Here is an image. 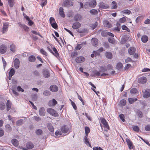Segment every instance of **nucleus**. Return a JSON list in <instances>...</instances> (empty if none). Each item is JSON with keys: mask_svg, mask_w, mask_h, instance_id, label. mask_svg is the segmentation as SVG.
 <instances>
[{"mask_svg": "<svg viewBox=\"0 0 150 150\" xmlns=\"http://www.w3.org/2000/svg\"><path fill=\"white\" fill-rule=\"evenodd\" d=\"M136 48L134 47H130L128 49V53L131 55L134 54L136 51Z\"/></svg>", "mask_w": 150, "mask_h": 150, "instance_id": "nucleus-20", "label": "nucleus"}, {"mask_svg": "<svg viewBox=\"0 0 150 150\" xmlns=\"http://www.w3.org/2000/svg\"><path fill=\"white\" fill-rule=\"evenodd\" d=\"M47 111L49 114L54 117H58L59 116L57 112L52 108H48L47 109Z\"/></svg>", "mask_w": 150, "mask_h": 150, "instance_id": "nucleus-1", "label": "nucleus"}, {"mask_svg": "<svg viewBox=\"0 0 150 150\" xmlns=\"http://www.w3.org/2000/svg\"><path fill=\"white\" fill-rule=\"evenodd\" d=\"M14 65L15 67L17 69L19 68L20 64V62L19 59L18 58H16L14 61Z\"/></svg>", "mask_w": 150, "mask_h": 150, "instance_id": "nucleus-12", "label": "nucleus"}, {"mask_svg": "<svg viewBox=\"0 0 150 150\" xmlns=\"http://www.w3.org/2000/svg\"><path fill=\"white\" fill-rule=\"evenodd\" d=\"M59 13L60 16L63 18H64L65 15L63 11V8L62 7H60L59 9Z\"/></svg>", "mask_w": 150, "mask_h": 150, "instance_id": "nucleus-24", "label": "nucleus"}, {"mask_svg": "<svg viewBox=\"0 0 150 150\" xmlns=\"http://www.w3.org/2000/svg\"><path fill=\"white\" fill-rule=\"evenodd\" d=\"M84 142L86 143V144L87 145V144H89V146L91 147V144L89 143V141L88 140V139L87 137V136H85L84 137Z\"/></svg>", "mask_w": 150, "mask_h": 150, "instance_id": "nucleus-42", "label": "nucleus"}, {"mask_svg": "<svg viewBox=\"0 0 150 150\" xmlns=\"http://www.w3.org/2000/svg\"><path fill=\"white\" fill-rule=\"evenodd\" d=\"M73 5V2L70 0H65L63 3L64 6L69 7Z\"/></svg>", "mask_w": 150, "mask_h": 150, "instance_id": "nucleus-6", "label": "nucleus"}, {"mask_svg": "<svg viewBox=\"0 0 150 150\" xmlns=\"http://www.w3.org/2000/svg\"><path fill=\"white\" fill-rule=\"evenodd\" d=\"M86 42H84L80 44H77L75 47V49L76 50H79L82 47L83 45H86Z\"/></svg>", "mask_w": 150, "mask_h": 150, "instance_id": "nucleus-16", "label": "nucleus"}, {"mask_svg": "<svg viewBox=\"0 0 150 150\" xmlns=\"http://www.w3.org/2000/svg\"><path fill=\"white\" fill-rule=\"evenodd\" d=\"M116 67L117 69L118 70L122 69L123 67L122 64L121 62L117 63L116 65Z\"/></svg>", "mask_w": 150, "mask_h": 150, "instance_id": "nucleus-44", "label": "nucleus"}, {"mask_svg": "<svg viewBox=\"0 0 150 150\" xmlns=\"http://www.w3.org/2000/svg\"><path fill=\"white\" fill-rule=\"evenodd\" d=\"M10 48L11 51L13 52H15L16 50V47L14 44H12L10 45Z\"/></svg>", "mask_w": 150, "mask_h": 150, "instance_id": "nucleus-22", "label": "nucleus"}, {"mask_svg": "<svg viewBox=\"0 0 150 150\" xmlns=\"http://www.w3.org/2000/svg\"><path fill=\"white\" fill-rule=\"evenodd\" d=\"M112 9H116L117 7V5L115 1H113L111 4Z\"/></svg>", "mask_w": 150, "mask_h": 150, "instance_id": "nucleus-37", "label": "nucleus"}, {"mask_svg": "<svg viewBox=\"0 0 150 150\" xmlns=\"http://www.w3.org/2000/svg\"><path fill=\"white\" fill-rule=\"evenodd\" d=\"M39 114L41 116H44L45 114V111L43 107L40 108L39 110Z\"/></svg>", "mask_w": 150, "mask_h": 150, "instance_id": "nucleus-19", "label": "nucleus"}, {"mask_svg": "<svg viewBox=\"0 0 150 150\" xmlns=\"http://www.w3.org/2000/svg\"><path fill=\"white\" fill-rule=\"evenodd\" d=\"M43 75L45 78H48L50 75L49 72L47 70H44L42 72Z\"/></svg>", "mask_w": 150, "mask_h": 150, "instance_id": "nucleus-26", "label": "nucleus"}, {"mask_svg": "<svg viewBox=\"0 0 150 150\" xmlns=\"http://www.w3.org/2000/svg\"><path fill=\"white\" fill-rule=\"evenodd\" d=\"M26 147H21V149L24 150H28V149H32L34 147L33 144L31 142H28L26 144Z\"/></svg>", "mask_w": 150, "mask_h": 150, "instance_id": "nucleus-2", "label": "nucleus"}, {"mask_svg": "<svg viewBox=\"0 0 150 150\" xmlns=\"http://www.w3.org/2000/svg\"><path fill=\"white\" fill-rule=\"evenodd\" d=\"M11 102L9 100H8L6 103V106L7 111H8L11 109Z\"/></svg>", "mask_w": 150, "mask_h": 150, "instance_id": "nucleus-17", "label": "nucleus"}, {"mask_svg": "<svg viewBox=\"0 0 150 150\" xmlns=\"http://www.w3.org/2000/svg\"><path fill=\"white\" fill-rule=\"evenodd\" d=\"M77 32L80 33H85L87 32V29H83L81 30H78Z\"/></svg>", "mask_w": 150, "mask_h": 150, "instance_id": "nucleus-49", "label": "nucleus"}, {"mask_svg": "<svg viewBox=\"0 0 150 150\" xmlns=\"http://www.w3.org/2000/svg\"><path fill=\"white\" fill-rule=\"evenodd\" d=\"M81 18V16L79 14H76L74 17V20L76 21L80 20Z\"/></svg>", "mask_w": 150, "mask_h": 150, "instance_id": "nucleus-29", "label": "nucleus"}, {"mask_svg": "<svg viewBox=\"0 0 150 150\" xmlns=\"http://www.w3.org/2000/svg\"><path fill=\"white\" fill-rule=\"evenodd\" d=\"M16 86H14L12 87V91L13 93L15 94V96H18L19 95L18 93L17 92L16 90Z\"/></svg>", "mask_w": 150, "mask_h": 150, "instance_id": "nucleus-34", "label": "nucleus"}, {"mask_svg": "<svg viewBox=\"0 0 150 150\" xmlns=\"http://www.w3.org/2000/svg\"><path fill=\"white\" fill-rule=\"evenodd\" d=\"M100 71L102 72H105L107 71V69L105 67L100 66Z\"/></svg>", "mask_w": 150, "mask_h": 150, "instance_id": "nucleus-56", "label": "nucleus"}, {"mask_svg": "<svg viewBox=\"0 0 150 150\" xmlns=\"http://www.w3.org/2000/svg\"><path fill=\"white\" fill-rule=\"evenodd\" d=\"M50 91L53 92H56L58 90V88L57 86L55 85H53L51 86L50 87Z\"/></svg>", "mask_w": 150, "mask_h": 150, "instance_id": "nucleus-11", "label": "nucleus"}, {"mask_svg": "<svg viewBox=\"0 0 150 150\" xmlns=\"http://www.w3.org/2000/svg\"><path fill=\"white\" fill-rule=\"evenodd\" d=\"M96 5V0H93L89 2V5L91 7H95Z\"/></svg>", "mask_w": 150, "mask_h": 150, "instance_id": "nucleus-25", "label": "nucleus"}, {"mask_svg": "<svg viewBox=\"0 0 150 150\" xmlns=\"http://www.w3.org/2000/svg\"><path fill=\"white\" fill-rule=\"evenodd\" d=\"M52 27L54 28L55 29H57L58 28V26L57 24L55 22V23H53L52 24H51Z\"/></svg>", "mask_w": 150, "mask_h": 150, "instance_id": "nucleus-59", "label": "nucleus"}, {"mask_svg": "<svg viewBox=\"0 0 150 150\" xmlns=\"http://www.w3.org/2000/svg\"><path fill=\"white\" fill-rule=\"evenodd\" d=\"M147 81L146 78L144 76H142L138 79V82L140 83L144 84Z\"/></svg>", "mask_w": 150, "mask_h": 150, "instance_id": "nucleus-8", "label": "nucleus"}, {"mask_svg": "<svg viewBox=\"0 0 150 150\" xmlns=\"http://www.w3.org/2000/svg\"><path fill=\"white\" fill-rule=\"evenodd\" d=\"M47 126L48 130L51 132H54V128L51 123H48L47 124Z\"/></svg>", "mask_w": 150, "mask_h": 150, "instance_id": "nucleus-23", "label": "nucleus"}, {"mask_svg": "<svg viewBox=\"0 0 150 150\" xmlns=\"http://www.w3.org/2000/svg\"><path fill=\"white\" fill-rule=\"evenodd\" d=\"M61 131L63 133H67L69 134V128L66 125H63L60 128Z\"/></svg>", "mask_w": 150, "mask_h": 150, "instance_id": "nucleus-4", "label": "nucleus"}, {"mask_svg": "<svg viewBox=\"0 0 150 150\" xmlns=\"http://www.w3.org/2000/svg\"><path fill=\"white\" fill-rule=\"evenodd\" d=\"M43 133L42 131L40 129H38L36 130L35 133L38 135H41Z\"/></svg>", "mask_w": 150, "mask_h": 150, "instance_id": "nucleus-47", "label": "nucleus"}, {"mask_svg": "<svg viewBox=\"0 0 150 150\" xmlns=\"http://www.w3.org/2000/svg\"><path fill=\"white\" fill-rule=\"evenodd\" d=\"M5 108V103L2 101H0V110H4Z\"/></svg>", "mask_w": 150, "mask_h": 150, "instance_id": "nucleus-36", "label": "nucleus"}, {"mask_svg": "<svg viewBox=\"0 0 150 150\" xmlns=\"http://www.w3.org/2000/svg\"><path fill=\"white\" fill-rule=\"evenodd\" d=\"M133 130L137 132H138L139 131V129L138 127L137 126H134L132 127Z\"/></svg>", "mask_w": 150, "mask_h": 150, "instance_id": "nucleus-54", "label": "nucleus"}, {"mask_svg": "<svg viewBox=\"0 0 150 150\" xmlns=\"http://www.w3.org/2000/svg\"><path fill=\"white\" fill-rule=\"evenodd\" d=\"M85 129L86 135V136H88V134L90 132V128L86 126L85 127Z\"/></svg>", "mask_w": 150, "mask_h": 150, "instance_id": "nucleus-50", "label": "nucleus"}, {"mask_svg": "<svg viewBox=\"0 0 150 150\" xmlns=\"http://www.w3.org/2000/svg\"><path fill=\"white\" fill-rule=\"evenodd\" d=\"M138 91L136 88H132L130 91L131 93L132 94H135L137 93Z\"/></svg>", "mask_w": 150, "mask_h": 150, "instance_id": "nucleus-41", "label": "nucleus"}, {"mask_svg": "<svg viewBox=\"0 0 150 150\" xmlns=\"http://www.w3.org/2000/svg\"><path fill=\"white\" fill-rule=\"evenodd\" d=\"M8 24L7 23H4L2 28V32L3 33H4L8 30Z\"/></svg>", "mask_w": 150, "mask_h": 150, "instance_id": "nucleus-10", "label": "nucleus"}, {"mask_svg": "<svg viewBox=\"0 0 150 150\" xmlns=\"http://www.w3.org/2000/svg\"><path fill=\"white\" fill-rule=\"evenodd\" d=\"M105 55L106 57L108 59H110L112 58V54L110 52H107L105 53Z\"/></svg>", "mask_w": 150, "mask_h": 150, "instance_id": "nucleus-35", "label": "nucleus"}, {"mask_svg": "<svg viewBox=\"0 0 150 150\" xmlns=\"http://www.w3.org/2000/svg\"><path fill=\"white\" fill-rule=\"evenodd\" d=\"M126 140L129 149L131 150L132 149H134V146L133 145L132 142L130 140L127 138L126 139Z\"/></svg>", "mask_w": 150, "mask_h": 150, "instance_id": "nucleus-7", "label": "nucleus"}, {"mask_svg": "<svg viewBox=\"0 0 150 150\" xmlns=\"http://www.w3.org/2000/svg\"><path fill=\"white\" fill-rule=\"evenodd\" d=\"M122 12L123 14H126L128 15H129L131 13V11L128 9H126L123 11Z\"/></svg>", "mask_w": 150, "mask_h": 150, "instance_id": "nucleus-58", "label": "nucleus"}, {"mask_svg": "<svg viewBox=\"0 0 150 150\" xmlns=\"http://www.w3.org/2000/svg\"><path fill=\"white\" fill-rule=\"evenodd\" d=\"M122 28L123 30H126L128 32H130V30L125 25H122Z\"/></svg>", "mask_w": 150, "mask_h": 150, "instance_id": "nucleus-60", "label": "nucleus"}, {"mask_svg": "<svg viewBox=\"0 0 150 150\" xmlns=\"http://www.w3.org/2000/svg\"><path fill=\"white\" fill-rule=\"evenodd\" d=\"M142 95L144 98H147L150 96V93L147 90H145L144 91H142Z\"/></svg>", "mask_w": 150, "mask_h": 150, "instance_id": "nucleus-18", "label": "nucleus"}, {"mask_svg": "<svg viewBox=\"0 0 150 150\" xmlns=\"http://www.w3.org/2000/svg\"><path fill=\"white\" fill-rule=\"evenodd\" d=\"M148 40V37L146 35H143L141 38L142 41L144 43L147 42Z\"/></svg>", "mask_w": 150, "mask_h": 150, "instance_id": "nucleus-30", "label": "nucleus"}, {"mask_svg": "<svg viewBox=\"0 0 150 150\" xmlns=\"http://www.w3.org/2000/svg\"><path fill=\"white\" fill-rule=\"evenodd\" d=\"M92 76H96L98 77L100 76V71H97L96 70H95L92 72Z\"/></svg>", "mask_w": 150, "mask_h": 150, "instance_id": "nucleus-33", "label": "nucleus"}, {"mask_svg": "<svg viewBox=\"0 0 150 150\" xmlns=\"http://www.w3.org/2000/svg\"><path fill=\"white\" fill-rule=\"evenodd\" d=\"M92 45L95 46L97 47L98 45V40L96 38H92L91 40Z\"/></svg>", "mask_w": 150, "mask_h": 150, "instance_id": "nucleus-14", "label": "nucleus"}, {"mask_svg": "<svg viewBox=\"0 0 150 150\" xmlns=\"http://www.w3.org/2000/svg\"><path fill=\"white\" fill-rule=\"evenodd\" d=\"M119 103L121 106H123L125 105L126 104V101L125 99H122L120 100Z\"/></svg>", "mask_w": 150, "mask_h": 150, "instance_id": "nucleus-43", "label": "nucleus"}, {"mask_svg": "<svg viewBox=\"0 0 150 150\" xmlns=\"http://www.w3.org/2000/svg\"><path fill=\"white\" fill-rule=\"evenodd\" d=\"M51 93L49 91L46 90L43 92V95L46 96H48L50 95Z\"/></svg>", "mask_w": 150, "mask_h": 150, "instance_id": "nucleus-52", "label": "nucleus"}, {"mask_svg": "<svg viewBox=\"0 0 150 150\" xmlns=\"http://www.w3.org/2000/svg\"><path fill=\"white\" fill-rule=\"evenodd\" d=\"M40 53L43 55H45L46 56H47V54L46 52L43 49H41L40 50Z\"/></svg>", "mask_w": 150, "mask_h": 150, "instance_id": "nucleus-63", "label": "nucleus"}, {"mask_svg": "<svg viewBox=\"0 0 150 150\" xmlns=\"http://www.w3.org/2000/svg\"><path fill=\"white\" fill-rule=\"evenodd\" d=\"M119 117L120 119L122 120V121L123 122H125V116L124 115L122 114H120L119 115Z\"/></svg>", "mask_w": 150, "mask_h": 150, "instance_id": "nucleus-57", "label": "nucleus"}, {"mask_svg": "<svg viewBox=\"0 0 150 150\" xmlns=\"http://www.w3.org/2000/svg\"><path fill=\"white\" fill-rule=\"evenodd\" d=\"M47 0H41L40 5L42 7H43L47 4Z\"/></svg>", "mask_w": 150, "mask_h": 150, "instance_id": "nucleus-51", "label": "nucleus"}, {"mask_svg": "<svg viewBox=\"0 0 150 150\" xmlns=\"http://www.w3.org/2000/svg\"><path fill=\"white\" fill-rule=\"evenodd\" d=\"M137 114L140 118H142L143 116L142 112L139 110L137 111Z\"/></svg>", "mask_w": 150, "mask_h": 150, "instance_id": "nucleus-53", "label": "nucleus"}, {"mask_svg": "<svg viewBox=\"0 0 150 150\" xmlns=\"http://www.w3.org/2000/svg\"><path fill=\"white\" fill-rule=\"evenodd\" d=\"M101 35L103 37H106L108 35V32L105 31H103L101 33Z\"/></svg>", "mask_w": 150, "mask_h": 150, "instance_id": "nucleus-62", "label": "nucleus"}, {"mask_svg": "<svg viewBox=\"0 0 150 150\" xmlns=\"http://www.w3.org/2000/svg\"><path fill=\"white\" fill-rule=\"evenodd\" d=\"M53 50L54 53V54H52L57 58L59 57V54L56 48L54 47L53 48Z\"/></svg>", "mask_w": 150, "mask_h": 150, "instance_id": "nucleus-28", "label": "nucleus"}, {"mask_svg": "<svg viewBox=\"0 0 150 150\" xmlns=\"http://www.w3.org/2000/svg\"><path fill=\"white\" fill-rule=\"evenodd\" d=\"M78 55V53L76 51H74L71 53V56L72 58Z\"/></svg>", "mask_w": 150, "mask_h": 150, "instance_id": "nucleus-61", "label": "nucleus"}, {"mask_svg": "<svg viewBox=\"0 0 150 150\" xmlns=\"http://www.w3.org/2000/svg\"><path fill=\"white\" fill-rule=\"evenodd\" d=\"M7 46L5 45L2 44L0 46V53L4 54L6 52Z\"/></svg>", "mask_w": 150, "mask_h": 150, "instance_id": "nucleus-5", "label": "nucleus"}, {"mask_svg": "<svg viewBox=\"0 0 150 150\" xmlns=\"http://www.w3.org/2000/svg\"><path fill=\"white\" fill-rule=\"evenodd\" d=\"M81 26V24L79 22H76L74 23L72 25V28L74 29H77Z\"/></svg>", "mask_w": 150, "mask_h": 150, "instance_id": "nucleus-13", "label": "nucleus"}, {"mask_svg": "<svg viewBox=\"0 0 150 150\" xmlns=\"http://www.w3.org/2000/svg\"><path fill=\"white\" fill-rule=\"evenodd\" d=\"M90 12L91 14L93 15H96L98 13L97 11L95 9H93L91 10Z\"/></svg>", "mask_w": 150, "mask_h": 150, "instance_id": "nucleus-45", "label": "nucleus"}, {"mask_svg": "<svg viewBox=\"0 0 150 150\" xmlns=\"http://www.w3.org/2000/svg\"><path fill=\"white\" fill-rule=\"evenodd\" d=\"M28 60L30 62H34L36 60V58L34 56L30 55L29 57Z\"/></svg>", "mask_w": 150, "mask_h": 150, "instance_id": "nucleus-31", "label": "nucleus"}, {"mask_svg": "<svg viewBox=\"0 0 150 150\" xmlns=\"http://www.w3.org/2000/svg\"><path fill=\"white\" fill-rule=\"evenodd\" d=\"M19 26H20L21 28L24 30L25 31L28 32V31L29 28L25 24H20Z\"/></svg>", "mask_w": 150, "mask_h": 150, "instance_id": "nucleus-27", "label": "nucleus"}, {"mask_svg": "<svg viewBox=\"0 0 150 150\" xmlns=\"http://www.w3.org/2000/svg\"><path fill=\"white\" fill-rule=\"evenodd\" d=\"M8 2V4L10 7H13L14 4V0H7Z\"/></svg>", "mask_w": 150, "mask_h": 150, "instance_id": "nucleus-38", "label": "nucleus"}, {"mask_svg": "<svg viewBox=\"0 0 150 150\" xmlns=\"http://www.w3.org/2000/svg\"><path fill=\"white\" fill-rule=\"evenodd\" d=\"M85 60V58L83 56L77 57L75 59L76 62L77 63H80L83 62Z\"/></svg>", "mask_w": 150, "mask_h": 150, "instance_id": "nucleus-9", "label": "nucleus"}, {"mask_svg": "<svg viewBox=\"0 0 150 150\" xmlns=\"http://www.w3.org/2000/svg\"><path fill=\"white\" fill-rule=\"evenodd\" d=\"M23 122V119H20L16 122V125L17 126L21 125Z\"/></svg>", "mask_w": 150, "mask_h": 150, "instance_id": "nucleus-39", "label": "nucleus"}, {"mask_svg": "<svg viewBox=\"0 0 150 150\" xmlns=\"http://www.w3.org/2000/svg\"><path fill=\"white\" fill-rule=\"evenodd\" d=\"M137 98H128L129 102L130 104H132L134 102L137 101Z\"/></svg>", "mask_w": 150, "mask_h": 150, "instance_id": "nucleus-40", "label": "nucleus"}, {"mask_svg": "<svg viewBox=\"0 0 150 150\" xmlns=\"http://www.w3.org/2000/svg\"><path fill=\"white\" fill-rule=\"evenodd\" d=\"M145 130L147 132L150 131V125H147L145 126Z\"/></svg>", "mask_w": 150, "mask_h": 150, "instance_id": "nucleus-64", "label": "nucleus"}, {"mask_svg": "<svg viewBox=\"0 0 150 150\" xmlns=\"http://www.w3.org/2000/svg\"><path fill=\"white\" fill-rule=\"evenodd\" d=\"M100 120L101 123L103 125L104 127L108 129H109V127L108 124V122L103 117H100Z\"/></svg>", "mask_w": 150, "mask_h": 150, "instance_id": "nucleus-3", "label": "nucleus"}, {"mask_svg": "<svg viewBox=\"0 0 150 150\" xmlns=\"http://www.w3.org/2000/svg\"><path fill=\"white\" fill-rule=\"evenodd\" d=\"M57 103V102L54 99H53L52 100L49 101L48 103V105L50 106H54Z\"/></svg>", "mask_w": 150, "mask_h": 150, "instance_id": "nucleus-15", "label": "nucleus"}, {"mask_svg": "<svg viewBox=\"0 0 150 150\" xmlns=\"http://www.w3.org/2000/svg\"><path fill=\"white\" fill-rule=\"evenodd\" d=\"M5 128L7 132H10L12 130V128L9 124H7L5 125Z\"/></svg>", "mask_w": 150, "mask_h": 150, "instance_id": "nucleus-46", "label": "nucleus"}, {"mask_svg": "<svg viewBox=\"0 0 150 150\" xmlns=\"http://www.w3.org/2000/svg\"><path fill=\"white\" fill-rule=\"evenodd\" d=\"M99 7L103 9H107L109 8V6L105 4L103 2H101L99 3Z\"/></svg>", "mask_w": 150, "mask_h": 150, "instance_id": "nucleus-21", "label": "nucleus"}, {"mask_svg": "<svg viewBox=\"0 0 150 150\" xmlns=\"http://www.w3.org/2000/svg\"><path fill=\"white\" fill-rule=\"evenodd\" d=\"M31 32L33 33L34 34L38 35L40 37H41L42 38H43V37L42 35H40V33L39 32L38 33L36 31H35V30H33L31 31Z\"/></svg>", "mask_w": 150, "mask_h": 150, "instance_id": "nucleus-55", "label": "nucleus"}, {"mask_svg": "<svg viewBox=\"0 0 150 150\" xmlns=\"http://www.w3.org/2000/svg\"><path fill=\"white\" fill-rule=\"evenodd\" d=\"M11 142L15 146H17L18 145V142L16 139H13L11 140Z\"/></svg>", "mask_w": 150, "mask_h": 150, "instance_id": "nucleus-32", "label": "nucleus"}, {"mask_svg": "<svg viewBox=\"0 0 150 150\" xmlns=\"http://www.w3.org/2000/svg\"><path fill=\"white\" fill-rule=\"evenodd\" d=\"M104 24L105 26L108 28H110L111 27V24L109 23V22L106 20L104 22Z\"/></svg>", "mask_w": 150, "mask_h": 150, "instance_id": "nucleus-48", "label": "nucleus"}]
</instances>
